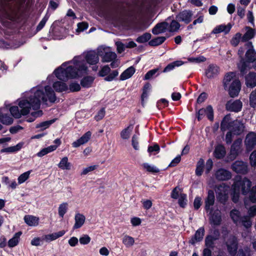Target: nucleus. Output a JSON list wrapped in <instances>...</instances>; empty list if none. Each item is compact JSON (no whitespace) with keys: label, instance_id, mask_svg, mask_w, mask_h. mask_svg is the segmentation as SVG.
Here are the masks:
<instances>
[{"label":"nucleus","instance_id":"6ab92c4d","mask_svg":"<svg viewBox=\"0 0 256 256\" xmlns=\"http://www.w3.org/2000/svg\"><path fill=\"white\" fill-rule=\"evenodd\" d=\"M84 58L86 62L90 64H95L99 61L98 54L93 50L87 52Z\"/></svg>","mask_w":256,"mask_h":256},{"label":"nucleus","instance_id":"5fc2aeb1","mask_svg":"<svg viewBox=\"0 0 256 256\" xmlns=\"http://www.w3.org/2000/svg\"><path fill=\"white\" fill-rule=\"evenodd\" d=\"M31 172V170H28L20 174L18 179V184H22L26 182Z\"/></svg>","mask_w":256,"mask_h":256},{"label":"nucleus","instance_id":"c9c22d12","mask_svg":"<svg viewBox=\"0 0 256 256\" xmlns=\"http://www.w3.org/2000/svg\"><path fill=\"white\" fill-rule=\"evenodd\" d=\"M230 216L234 222L238 224L240 222V220L242 216H241L240 212L236 209H234L230 212Z\"/></svg>","mask_w":256,"mask_h":256},{"label":"nucleus","instance_id":"a19ab883","mask_svg":"<svg viewBox=\"0 0 256 256\" xmlns=\"http://www.w3.org/2000/svg\"><path fill=\"white\" fill-rule=\"evenodd\" d=\"M184 64V62L182 60L174 61L172 63L169 64L163 70L164 72H169L174 70L175 67L179 66H182Z\"/></svg>","mask_w":256,"mask_h":256},{"label":"nucleus","instance_id":"8fccbe9b","mask_svg":"<svg viewBox=\"0 0 256 256\" xmlns=\"http://www.w3.org/2000/svg\"><path fill=\"white\" fill-rule=\"evenodd\" d=\"M144 168L146 170L150 173H158L160 172V170L154 165L150 164L148 163H144L142 164Z\"/></svg>","mask_w":256,"mask_h":256},{"label":"nucleus","instance_id":"39448f33","mask_svg":"<svg viewBox=\"0 0 256 256\" xmlns=\"http://www.w3.org/2000/svg\"><path fill=\"white\" fill-rule=\"evenodd\" d=\"M230 114L226 115L222 119L220 124V130L222 132L228 130L234 135H240L244 131V126L240 120L230 121Z\"/></svg>","mask_w":256,"mask_h":256},{"label":"nucleus","instance_id":"7ed1b4c3","mask_svg":"<svg viewBox=\"0 0 256 256\" xmlns=\"http://www.w3.org/2000/svg\"><path fill=\"white\" fill-rule=\"evenodd\" d=\"M252 186L251 182L246 178L243 179L237 180L232 185L234 193L232 196V200L236 203L239 199V192L241 190L243 194H248V197L245 198L244 202L246 208L250 206V203L256 202V188L254 186L250 190Z\"/></svg>","mask_w":256,"mask_h":256},{"label":"nucleus","instance_id":"a211bd4d","mask_svg":"<svg viewBox=\"0 0 256 256\" xmlns=\"http://www.w3.org/2000/svg\"><path fill=\"white\" fill-rule=\"evenodd\" d=\"M92 136V132L88 131L82 136L80 138L72 143L74 148H78L80 146L86 144L90 140Z\"/></svg>","mask_w":256,"mask_h":256},{"label":"nucleus","instance_id":"7c9ffc66","mask_svg":"<svg viewBox=\"0 0 256 256\" xmlns=\"http://www.w3.org/2000/svg\"><path fill=\"white\" fill-rule=\"evenodd\" d=\"M65 233L66 231L62 230L56 232L46 234L44 236V239L46 242H51L63 236Z\"/></svg>","mask_w":256,"mask_h":256},{"label":"nucleus","instance_id":"864d4df0","mask_svg":"<svg viewBox=\"0 0 256 256\" xmlns=\"http://www.w3.org/2000/svg\"><path fill=\"white\" fill-rule=\"evenodd\" d=\"M55 122V120L53 119L50 120L36 124V128H40L42 130H44L48 128L52 124Z\"/></svg>","mask_w":256,"mask_h":256},{"label":"nucleus","instance_id":"052dcab7","mask_svg":"<svg viewBox=\"0 0 256 256\" xmlns=\"http://www.w3.org/2000/svg\"><path fill=\"white\" fill-rule=\"evenodd\" d=\"M110 72V68L108 65L104 66L99 72L98 74L100 76H107Z\"/></svg>","mask_w":256,"mask_h":256},{"label":"nucleus","instance_id":"79ce46f5","mask_svg":"<svg viewBox=\"0 0 256 256\" xmlns=\"http://www.w3.org/2000/svg\"><path fill=\"white\" fill-rule=\"evenodd\" d=\"M216 240L212 237V235L209 234L206 236L204 240L206 248L213 250L214 248V241Z\"/></svg>","mask_w":256,"mask_h":256},{"label":"nucleus","instance_id":"473e14b6","mask_svg":"<svg viewBox=\"0 0 256 256\" xmlns=\"http://www.w3.org/2000/svg\"><path fill=\"white\" fill-rule=\"evenodd\" d=\"M94 80V78L91 76H86L82 78L80 81V85L84 88L91 87Z\"/></svg>","mask_w":256,"mask_h":256},{"label":"nucleus","instance_id":"72a5a7b5","mask_svg":"<svg viewBox=\"0 0 256 256\" xmlns=\"http://www.w3.org/2000/svg\"><path fill=\"white\" fill-rule=\"evenodd\" d=\"M22 146V144L21 143L18 144L16 146H10L6 148H2L0 150V153L4 152H8V153H12L16 152L20 150Z\"/></svg>","mask_w":256,"mask_h":256},{"label":"nucleus","instance_id":"6e6d98bb","mask_svg":"<svg viewBox=\"0 0 256 256\" xmlns=\"http://www.w3.org/2000/svg\"><path fill=\"white\" fill-rule=\"evenodd\" d=\"M178 21L172 20L170 25L169 30L171 32L177 31L180 28Z\"/></svg>","mask_w":256,"mask_h":256},{"label":"nucleus","instance_id":"b1692460","mask_svg":"<svg viewBox=\"0 0 256 256\" xmlns=\"http://www.w3.org/2000/svg\"><path fill=\"white\" fill-rule=\"evenodd\" d=\"M246 84L248 87L254 88L256 86V74L250 72L246 76Z\"/></svg>","mask_w":256,"mask_h":256},{"label":"nucleus","instance_id":"de8ad7c7","mask_svg":"<svg viewBox=\"0 0 256 256\" xmlns=\"http://www.w3.org/2000/svg\"><path fill=\"white\" fill-rule=\"evenodd\" d=\"M240 40L242 41V34L240 32H237L232 38L230 42L232 46H236Z\"/></svg>","mask_w":256,"mask_h":256},{"label":"nucleus","instance_id":"393cba45","mask_svg":"<svg viewBox=\"0 0 256 256\" xmlns=\"http://www.w3.org/2000/svg\"><path fill=\"white\" fill-rule=\"evenodd\" d=\"M24 220L29 226H36L38 224L39 218L34 216L26 215L24 217Z\"/></svg>","mask_w":256,"mask_h":256},{"label":"nucleus","instance_id":"680f3d73","mask_svg":"<svg viewBox=\"0 0 256 256\" xmlns=\"http://www.w3.org/2000/svg\"><path fill=\"white\" fill-rule=\"evenodd\" d=\"M106 114V111L104 108H102L94 116V119L96 121H99L103 118L104 116Z\"/></svg>","mask_w":256,"mask_h":256},{"label":"nucleus","instance_id":"2eb2a0df","mask_svg":"<svg viewBox=\"0 0 256 256\" xmlns=\"http://www.w3.org/2000/svg\"><path fill=\"white\" fill-rule=\"evenodd\" d=\"M204 233L205 230L204 227L202 226L200 228L196 230L194 234L192 236L189 240L188 243L194 246L196 243L202 242L204 238Z\"/></svg>","mask_w":256,"mask_h":256},{"label":"nucleus","instance_id":"f3484780","mask_svg":"<svg viewBox=\"0 0 256 256\" xmlns=\"http://www.w3.org/2000/svg\"><path fill=\"white\" fill-rule=\"evenodd\" d=\"M242 143V139L240 138H238L234 142L230 150V156L231 158L234 159L238 154Z\"/></svg>","mask_w":256,"mask_h":256},{"label":"nucleus","instance_id":"bf43d9fd","mask_svg":"<svg viewBox=\"0 0 256 256\" xmlns=\"http://www.w3.org/2000/svg\"><path fill=\"white\" fill-rule=\"evenodd\" d=\"M118 74V72L117 70H113L111 73L109 74L106 76L104 78V80L108 82H111L116 77Z\"/></svg>","mask_w":256,"mask_h":256},{"label":"nucleus","instance_id":"ddd939ff","mask_svg":"<svg viewBox=\"0 0 256 256\" xmlns=\"http://www.w3.org/2000/svg\"><path fill=\"white\" fill-rule=\"evenodd\" d=\"M232 170L238 174H246L248 172V164L242 161H236L232 165Z\"/></svg>","mask_w":256,"mask_h":256},{"label":"nucleus","instance_id":"0eeeda50","mask_svg":"<svg viewBox=\"0 0 256 256\" xmlns=\"http://www.w3.org/2000/svg\"><path fill=\"white\" fill-rule=\"evenodd\" d=\"M193 14L192 10H184L176 15V18L178 22L188 24L192 19Z\"/></svg>","mask_w":256,"mask_h":256},{"label":"nucleus","instance_id":"ea45409f","mask_svg":"<svg viewBox=\"0 0 256 256\" xmlns=\"http://www.w3.org/2000/svg\"><path fill=\"white\" fill-rule=\"evenodd\" d=\"M116 58L117 55L114 52H106L104 54L102 57V62H108L116 59Z\"/></svg>","mask_w":256,"mask_h":256},{"label":"nucleus","instance_id":"58836bf2","mask_svg":"<svg viewBox=\"0 0 256 256\" xmlns=\"http://www.w3.org/2000/svg\"><path fill=\"white\" fill-rule=\"evenodd\" d=\"M150 88V84L149 83H146L144 84L143 90L141 96L142 104L144 106V100H147L148 96V92Z\"/></svg>","mask_w":256,"mask_h":256},{"label":"nucleus","instance_id":"774afa93","mask_svg":"<svg viewBox=\"0 0 256 256\" xmlns=\"http://www.w3.org/2000/svg\"><path fill=\"white\" fill-rule=\"evenodd\" d=\"M90 241V238L87 234H84L80 238V242L82 244H87Z\"/></svg>","mask_w":256,"mask_h":256},{"label":"nucleus","instance_id":"423d86ee","mask_svg":"<svg viewBox=\"0 0 256 256\" xmlns=\"http://www.w3.org/2000/svg\"><path fill=\"white\" fill-rule=\"evenodd\" d=\"M228 252L231 256H235L238 249V241L237 238L233 235L228 236L226 242Z\"/></svg>","mask_w":256,"mask_h":256},{"label":"nucleus","instance_id":"20e7f679","mask_svg":"<svg viewBox=\"0 0 256 256\" xmlns=\"http://www.w3.org/2000/svg\"><path fill=\"white\" fill-rule=\"evenodd\" d=\"M245 46L248 48L246 53V60H244L242 58L244 51V48H240L238 50V54L242 58L238 64V66L242 75L245 74L250 70L252 67L250 64L254 63L256 60V53L252 42H248L245 44Z\"/></svg>","mask_w":256,"mask_h":256},{"label":"nucleus","instance_id":"6e6552de","mask_svg":"<svg viewBox=\"0 0 256 256\" xmlns=\"http://www.w3.org/2000/svg\"><path fill=\"white\" fill-rule=\"evenodd\" d=\"M241 89V84L238 79H234L230 84L228 85L226 90L228 91V94L230 97L234 98L238 95Z\"/></svg>","mask_w":256,"mask_h":256},{"label":"nucleus","instance_id":"f03ea898","mask_svg":"<svg viewBox=\"0 0 256 256\" xmlns=\"http://www.w3.org/2000/svg\"><path fill=\"white\" fill-rule=\"evenodd\" d=\"M87 70L85 62L82 57L79 56H74L72 61L63 63L54 72L58 79L64 81L69 78H76L86 73Z\"/></svg>","mask_w":256,"mask_h":256},{"label":"nucleus","instance_id":"338daca9","mask_svg":"<svg viewBox=\"0 0 256 256\" xmlns=\"http://www.w3.org/2000/svg\"><path fill=\"white\" fill-rule=\"evenodd\" d=\"M116 46L117 52L119 54L125 50V48H126V44H124L120 42H116Z\"/></svg>","mask_w":256,"mask_h":256},{"label":"nucleus","instance_id":"f257e3e1","mask_svg":"<svg viewBox=\"0 0 256 256\" xmlns=\"http://www.w3.org/2000/svg\"><path fill=\"white\" fill-rule=\"evenodd\" d=\"M24 96L25 98L18 102L20 110L17 106H12L10 108L11 114L16 118L28 114L31 108L34 110H38L41 101L46 103L48 100L54 103L56 99L54 91L48 86H45L44 89L42 86L34 88L30 92H26Z\"/></svg>","mask_w":256,"mask_h":256},{"label":"nucleus","instance_id":"5701e85b","mask_svg":"<svg viewBox=\"0 0 256 256\" xmlns=\"http://www.w3.org/2000/svg\"><path fill=\"white\" fill-rule=\"evenodd\" d=\"M86 218L82 214H76L74 217L75 223L73 226V229L76 230L81 228L84 223Z\"/></svg>","mask_w":256,"mask_h":256},{"label":"nucleus","instance_id":"49530a36","mask_svg":"<svg viewBox=\"0 0 256 256\" xmlns=\"http://www.w3.org/2000/svg\"><path fill=\"white\" fill-rule=\"evenodd\" d=\"M0 121L4 124L10 125L12 124L14 120L8 114H0Z\"/></svg>","mask_w":256,"mask_h":256},{"label":"nucleus","instance_id":"603ef678","mask_svg":"<svg viewBox=\"0 0 256 256\" xmlns=\"http://www.w3.org/2000/svg\"><path fill=\"white\" fill-rule=\"evenodd\" d=\"M151 38V34L148 32H146L142 35L139 36L136 39V41L140 44L144 43L149 40Z\"/></svg>","mask_w":256,"mask_h":256},{"label":"nucleus","instance_id":"cd10ccee","mask_svg":"<svg viewBox=\"0 0 256 256\" xmlns=\"http://www.w3.org/2000/svg\"><path fill=\"white\" fill-rule=\"evenodd\" d=\"M236 74L234 72H229L226 74L223 80V85L225 90L228 88V85L230 84L232 80L235 79L234 78Z\"/></svg>","mask_w":256,"mask_h":256},{"label":"nucleus","instance_id":"09e8293b","mask_svg":"<svg viewBox=\"0 0 256 256\" xmlns=\"http://www.w3.org/2000/svg\"><path fill=\"white\" fill-rule=\"evenodd\" d=\"M68 204L67 202H63L60 204L58 208V213L59 216L63 218L65 214L67 212Z\"/></svg>","mask_w":256,"mask_h":256},{"label":"nucleus","instance_id":"13d9d810","mask_svg":"<svg viewBox=\"0 0 256 256\" xmlns=\"http://www.w3.org/2000/svg\"><path fill=\"white\" fill-rule=\"evenodd\" d=\"M250 104L254 108L256 107V90H253L250 96Z\"/></svg>","mask_w":256,"mask_h":256},{"label":"nucleus","instance_id":"1a4fd4ad","mask_svg":"<svg viewBox=\"0 0 256 256\" xmlns=\"http://www.w3.org/2000/svg\"><path fill=\"white\" fill-rule=\"evenodd\" d=\"M206 114L209 120L212 121L214 120V110L212 107L209 105L206 108H200L196 112V117L198 120H200Z\"/></svg>","mask_w":256,"mask_h":256},{"label":"nucleus","instance_id":"4c0bfd02","mask_svg":"<svg viewBox=\"0 0 256 256\" xmlns=\"http://www.w3.org/2000/svg\"><path fill=\"white\" fill-rule=\"evenodd\" d=\"M58 166L63 170H70L71 168V164L68 162V157L64 156L62 158L58 164Z\"/></svg>","mask_w":256,"mask_h":256},{"label":"nucleus","instance_id":"c85d7f7f","mask_svg":"<svg viewBox=\"0 0 256 256\" xmlns=\"http://www.w3.org/2000/svg\"><path fill=\"white\" fill-rule=\"evenodd\" d=\"M226 154L225 148L221 144L217 146L214 150V156L218 159L223 158Z\"/></svg>","mask_w":256,"mask_h":256},{"label":"nucleus","instance_id":"4468645a","mask_svg":"<svg viewBox=\"0 0 256 256\" xmlns=\"http://www.w3.org/2000/svg\"><path fill=\"white\" fill-rule=\"evenodd\" d=\"M242 102L240 100H230L226 104V108L227 110L238 112L241 110Z\"/></svg>","mask_w":256,"mask_h":256},{"label":"nucleus","instance_id":"e433bc0d","mask_svg":"<svg viewBox=\"0 0 256 256\" xmlns=\"http://www.w3.org/2000/svg\"><path fill=\"white\" fill-rule=\"evenodd\" d=\"M22 234L20 232H18L14 234V236L8 242V246L10 248H13L17 246L20 240V236Z\"/></svg>","mask_w":256,"mask_h":256},{"label":"nucleus","instance_id":"9d476101","mask_svg":"<svg viewBox=\"0 0 256 256\" xmlns=\"http://www.w3.org/2000/svg\"><path fill=\"white\" fill-rule=\"evenodd\" d=\"M248 213L249 216H242L240 222L246 228L251 226L252 221L250 220V217L254 216L256 214V205L250 206L248 210Z\"/></svg>","mask_w":256,"mask_h":256},{"label":"nucleus","instance_id":"0e129e2a","mask_svg":"<svg viewBox=\"0 0 256 256\" xmlns=\"http://www.w3.org/2000/svg\"><path fill=\"white\" fill-rule=\"evenodd\" d=\"M98 166L97 165H94L84 168L82 172H81V175H86L88 174V172L95 170Z\"/></svg>","mask_w":256,"mask_h":256},{"label":"nucleus","instance_id":"4be33fe9","mask_svg":"<svg viewBox=\"0 0 256 256\" xmlns=\"http://www.w3.org/2000/svg\"><path fill=\"white\" fill-rule=\"evenodd\" d=\"M168 26V24L166 22H162L156 24L152 30V32L154 34H158L166 32Z\"/></svg>","mask_w":256,"mask_h":256},{"label":"nucleus","instance_id":"e2e57ef3","mask_svg":"<svg viewBox=\"0 0 256 256\" xmlns=\"http://www.w3.org/2000/svg\"><path fill=\"white\" fill-rule=\"evenodd\" d=\"M186 194H181L178 199V204L182 208H184L186 204Z\"/></svg>","mask_w":256,"mask_h":256},{"label":"nucleus","instance_id":"2f4dec72","mask_svg":"<svg viewBox=\"0 0 256 256\" xmlns=\"http://www.w3.org/2000/svg\"><path fill=\"white\" fill-rule=\"evenodd\" d=\"M222 218L220 212H214L210 218V222L212 224L218 226L220 224Z\"/></svg>","mask_w":256,"mask_h":256},{"label":"nucleus","instance_id":"a18cd8bd","mask_svg":"<svg viewBox=\"0 0 256 256\" xmlns=\"http://www.w3.org/2000/svg\"><path fill=\"white\" fill-rule=\"evenodd\" d=\"M166 40L165 36H158L150 40L148 44L150 46H158L162 44Z\"/></svg>","mask_w":256,"mask_h":256},{"label":"nucleus","instance_id":"69168bd1","mask_svg":"<svg viewBox=\"0 0 256 256\" xmlns=\"http://www.w3.org/2000/svg\"><path fill=\"white\" fill-rule=\"evenodd\" d=\"M69 88L70 92H78L80 90V85L76 82H72L70 84Z\"/></svg>","mask_w":256,"mask_h":256},{"label":"nucleus","instance_id":"9b49d317","mask_svg":"<svg viewBox=\"0 0 256 256\" xmlns=\"http://www.w3.org/2000/svg\"><path fill=\"white\" fill-rule=\"evenodd\" d=\"M244 142L246 150L252 151L256 145V134L254 132L248 133L246 136Z\"/></svg>","mask_w":256,"mask_h":256},{"label":"nucleus","instance_id":"a878e982","mask_svg":"<svg viewBox=\"0 0 256 256\" xmlns=\"http://www.w3.org/2000/svg\"><path fill=\"white\" fill-rule=\"evenodd\" d=\"M221 188H224V186L220 184L218 187V190H221ZM217 195V199L218 202L222 204H225L228 199V194L225 193V192H218L217 191L216 192Z\"/></svg>","mask_w":256,"mask_h":256},{"label":"nucleus","instance_id":"4d7b16f0","mask_svg":"<svg viewBox=\"0 0 256 256\" xmlns=\"http://www.w3.org/2000/svg\"><path fill=\"white\" fill-rule=\"evenodd\" d=\"M49 17L50 16L47 14L44 16L36 27L37 32L40 30L44 27Z\"/></svg>","mask_w":256,"mask_h":256},{"label":"nucleus","instance_id":"f8f14e48","mask_svg":"<svg viewBox=\"0 0 256 256\" xmlns=\"http://www.w3.org/2000/svg\"><path fill=\"white\" fill-rule=\"evenodd\" d=\"M214 176L218 181H225L231 178L232 174L230 171L220 168L215 172Z\"/></svg>","mask_w":256,"mask_h":256},{"label":"nucleus","instance_id":"c756f323","mask_svg":"<svg viewBox=\"0 0 256 256\" xmlns=\"http://www.w3.org/2000/svg\"><path fill=\"white\" fill-rule=\"evenodd\" d=\"M246 33L242 36V42H246L252 38L254 36V29L249 26H246Z\"/></svg>","mask_w":256,"mask_h":256},{"label":"nucleus","instance_id":"3c124183","mask_svg":"<svg viewBox=\"0 0 256 256\" xmlns=\"http://www.w3.org/2000/svg\"><path fill=\"white\" fill-rule=\"evenodd\" d=\"M134 242V238L129 236H124L122 238V243L126 246L127 248H130L132 246Z\"/></svg>","mask_w":256,"mask_h":256},{"label":"nucleus","instance_id":"f704fd0d","mask_svg":"<svg viewBox=\"0 0 256 256\" xmlns=\"http://www.w3.org/2000/svg\"><path fill=\"white\" fill-rule=\"evenodd\" d=\"M54 88L58 92L66 91L68 89L67 84L62 82H56L53 84Z\"/></svg>","mask_w":256,"mask_h":256},{"label":"nucleus","instance_id":"dca6fc26","mask_svg":"<svg viewBox=\"0 0 256 256\" xmlns=\"http://www.w3.org/2000/svg\"><path fill=\"white\" fill-rule=\"evenodd\" d=\"M215 196L214 192L212 190H209L208 192V196L205 200V210L206 212H208L213 210L212 206L214 204Z\"/></svg>","mask_w":256,"mask_h":256},{"label":"nucleus","instance_id":"c03bdc74","mask_svg":"<svg viewBox=\"0 0 256 256\" xmlns=\"http://www.w3.org/2000/svg\"><path fill=\"white\" fill-rule=\"evenodd\" d=\"M204 162L202 158H200L196 164V174L197 176H201L204 171Z\"/></svg>","mask_w":256,"mask_h":256},{"label":"nucleus","instance_id":"412c9836","mask_svg":"<svg viewBox=\"0 0 256 256\" xmlns=\"http://www.w3.org/2000/svg\"><path fill=\"white\" fill-rule=\"evenodd\" d=\"M232 27V26L230 23L227 25L220 24L214 28L211 34H218L224 32L225 34H228L230 32Z\"/></svg>","mask_w":256,"mask_h":256},{"label":"nucleus","instance_id":"bb28decb","mask_svg":"<svg viewBox=\"0 0 256 256\" xmlns=\"http://www.w3.org/2000/svg\"><path fill=\"white\" fill-rule=\"evenodd\" d=\"M136 69L133 66H131L126 69L120 76V80H127L132 76L134 74Z\"/></svg>","mask_w":256,"mask_h":256},{"label":"nucleus","instance_id":"aec40b11","mask_svg":"<svg viewBox=\"0 0 256 256\" xmlns=\"http://www.w3.org/2000/svg\"><path fill=\"white\" fill-rule=\"evenodd\" d=\"M206 76L208 78H213L219 73V68L214 64L209 65L208 68L206 70Z\"/></svg>","mask_w":256,"mask_h":256},{"label":"nucleus","instance_id":"37998d69","mask_svg":"<svg viewBox=\"0 0 256 256\" xmlns=\"http://www.w3.org/2000/svg\"><path fill=\"white\" fill-rule=\"evenodd\" d=\"M132 129L133 124H130L127 128H124L120 132L121 138L124 140L129 138Z\"/></svg>","mask_w":256,"mask_h":256}]
</instances>
